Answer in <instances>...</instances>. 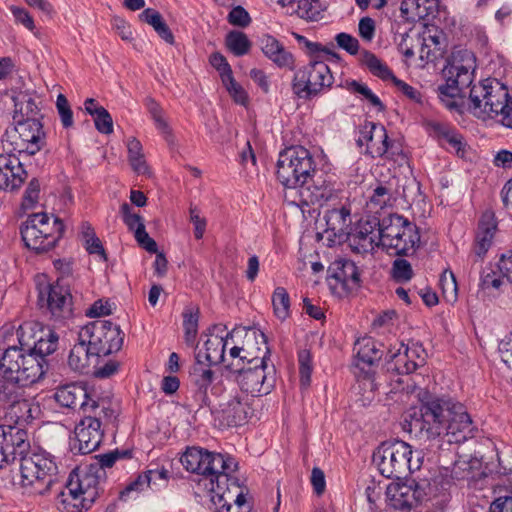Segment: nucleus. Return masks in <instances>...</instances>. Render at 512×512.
<instances>
[{
  "mask_svg": "<svg viewBox=\"0 0 512 512\" xmlns=\"http://www.w3.org/2000/svg\"><path fill=\"white\" fill-rule=\"evenodd\" d=\"M388 134L382 124L366 122L359 131L358 146H366V153L372 157H383L387 153Z\"/></svg>",
  "mask_w": 512,
  "mask_h": 512,
  "instance_id": "a878e982",
  "label": "nucleus"
},
{
  "mask_svg": "<svg viewBox=\"0 0 512 512\" xmlns=\"http://www.w3.org/2000/svg\"><path fill=\"white\" fill-rule=\"evenodd\" d=\"M223 419L229 426H241L252 415L250 398L243 393L230 396L227 402L220 405Z\"/></svg>",
  "mask_w": 512,
  "mask_h": 512,
  "instance_id": "c85d7f7f",
  "label": "nucleus"
},
{
  "mask_svg": "<svg viewBox=\"0 0 512 512\" xmlns=\"http://www.w3.org/2000/svg\"><path fill=\"white\" fill-rule=\"evenodd\" d=\"M226 46L235 56H243L249 52L251 42L245 33L231 31L226 36Z\"/></svg>",
  "mask_w": 512,
  "mask_h": 512,
  "instance_id": "49530a36",
  "label": "nucleus"
},
{
  "mask_svg": "<svg viewBox=\"0 0 512 512\" xmlns=\"http://www.w3.org/2000/svg\"><path fill=\"white\" fill-rule=\"evenodd\" d=\"M12 100L14 102L13 120L28 121L36 119L42 121L43 115L36 103L34 94L28 91L14 92Z\"/></svg>",
  "mask_w": 512,
  "mask_h": 512,
  "instance_id": "2f4dec72",
  "label": "nucleus"
},
{
  "mask_svg": "<svg viewBox=\"0 0 512 512\" xmlns=\"http://www.w3.org/2000/svg\"><path fill=\"white\" fill-rule=\"evenodd\" d=\"M21 485L30 493L44 495L57 483L58 465L50 453L39 450L17 455Z\"/></svg>",
  "mask_w": 512,
  "mask_h": 512,
  "instance_id": "423d86ee",
  "label": "nucleus"
},
{
  "mask_svg": "<svg viewBox=\"0 0 512 512\" xmlns=\"http://www.w3.org/2000/svg\"><path fill=\"white\" fill-rule=\"evenodd\" d=\"M468 108L479 119H497L512 129V98L506 86L496 80L485 79L472 85Z\"/></svg>",
  "mask_w": 512,
  "mask_h": 512,
  "instance_id": "20e7f679",
  "label": "nucleus"
},
{
  "mask_svg": "<svg viewBox=\"0 0 512 512\" xmlns=\"http://www.w3.org/2000/svg\"><path fill=\"white\" fill-rule=\"evenodd\" d=\"M226 345V341L220 336L209 337L204 343L205 352L202 353V359L210 365L221 364L225 360Z\"/></svg>",
  "mask_w": 512,
  "mask_h": 512,
  "instance_id": "a19ab883",
  "label": "nucleus"
},
{
  "mask_svg": "<svg viewBox=\"0 0 512 512\" xmlns=\"http://www.w3.org/2000/svg\"><path fill=\"white\" fill-rule=\"evenodd\" d=\"M447 78L446 83L439 85L437 88L438 97L441 102L450 110L455 109L457 104L455 99L457 97H465L460 90L459 86L453 83L451 76H445Z\"/></svg>",
  "mask_w": 512,
  "mask_h": 512,
  "instance_id": "c03bdc74",
  "label": "nucleus"
},
{
  "mask_svg": "<svg viewBox=\"0 0 512 512\" xmlns=\"http://www.w3.org/2000/svg\"><path fill=\"white\" fill-rule=\"evenodd\" d=\"M108 407L111 413L100 406L94 409L95 411L83 413L82 419L74 429L73 451L85 455L92 453L100 446L104 436L103 422L112 423L118 417L117 405L113 399L109 401Z\"/></svg>",
  "mask_w": 512,
  "mask_h": 512,
  "instance_id": "1a4fd4ad",
  "label": "nucleus"
},
{
  "mask_svg": "<svg viewBox=\"0 0 512 512\" xmlns=\"http://www.w3.org/2000/svg\"><path fill=\"white\" fill-rule=\"evenodd\" d=\"M475 70V57L473 53L465 50L454 55L452 61L443 69L444 76H451L453 83L459 86L465 95L466 89L472 88Z\"/></svg>",
  "mask_w": 512,
  "mask_h": 512,
  "instance_id": "5701e85b",
  "label": "nucleus"
},
{
  "mask_svg": "<svg viewBox=\"0 0 512 512\" xmlns=\"http://www.w3.org/2000/svg\"><path fill=\"white\" fill-rule=\"evenodd\" d=\"M19 130V135H22L25 141V150L27 156L35 155L45 145V132L43 130L42 121L36 119L13 120Z\"/></svg>",
  "mask_w": 512,
  "mask_h": 512,
  "instance_id": "7c9ffc66",
  "label": "nucleus"
},
{
  "mask_svg": "<svg viewBox=\"0 0 512 512\" xmlns=\"http://www.w3.org/2000/svg\"><path fill=\"white\" fill-rule=\"evenodd\" d=\"M210 64L219 72L221 81L233 74L230 64L226 58L219 52H215L210 56Z\"/></svg>",
  "mask_w": 512,
  "mask_h": 512,
  "instance_id": "338daca9",
  "label": "nucleus"
},
{
  "mask_svg": "<svg viewBox=\"0 0 512 512\" xmlns=\"http://www.w3.org/2000/svg\"><path fill=\"white\" fill-rule=\"evenodd\" d=\"M38 303L57 321L72 316V296L69 288L60 279L39 289Z\"/></svg>",
  "mask_w": 512,
  "mask_h": 512,
  "instance_id": "a211bd4d",
  "label": "nucleus"
},
{
  "mask_svg": "<svg viewBox=\"0 0 512 512\" xmlns=\"http://www.w3.org/2000/svg\"><path fill=\"white\" fill-rule=\"evenodd\" d=\"M298 44L305 49L306 53L311 57H317L320 53L336 56V53L332 52L327 46H323L318 42H312L305 36L294 34Z\"/></svg>",
  "mask_w": 512,
  "mask_h": 512,
  "instance_id": "6e6d98bb",
  "label": "nucleus"
},
{
  "mask_svg": "<svg viewBox=\"0 0 512 512\" xmlns=\"http://www.w3.org/2000/svg\"><path fill=\"white\" fill-rule=\"evenodd\" d=\"M381 346L372 337H363L358 339L354 345L355 362L354 375L357 379L359 388L368 390L373 394L376 389L374 365L377 364L383 352L379 349Z\"/></svg>",
  "mask_w": 512,
  "mask_h": 512,
  "instance_id": "4468645a",
  "label": "nucleus"
},
{
  "mask_svg": "<svg viewBox=\"0 0 512 512\" xmlns=\"http://www.w3.org/2000/svg\"><path fill=\"white\" fill-rule=\"evenodd\" d=\"M389 505L396 510H410L427 496L426 484L416 482L389 485L387 488Z\"/></svg>",
  "mask_w": 512,
  "mask_h": 512,
  "instance_id": "412c9836",
  "label": "nucleus"
},
{
  "mask_svg": "<svg viewBox=\"0 0 512 512\" xmlns=\"http://www.w3.org/2000/svg\"><path fill=\"white\" fill-rule=\"evenodd\" d=\"M272 305L278 319L283 321L290 316V297L284 287L275 288L272 294Z\"/></svg>",
  "mask_w": 512,
  "mask_h": 512,
  "instance_id": "a18cd8bd",
  "label": "nucleus"
},
{
  "mask_svg": "<svg viewBox=\"0 0 512 512\" xmlns=\"http://www.w3.org/2000/svg\"><path fill=\"white\" fill-rule=\"evenodd\" d=\"M378 244L387 254L408 256L419 246L418 227L402 215L390 214L378 220Z\"/></svg>",
  "mask_w": 512,
  "mask_h": 512,
  "instance_id": "39448f33",
  "label": "nucleus"
},
{
  "mask_svg": "<svg viewBox=\"0 0 512 512\" xmlns=\"http://www.w3.org/2000/svg\"><path fill=\"white\" fill-rule=\"evenodd\" d=\"M27 173L15 154H0V189L13 191L21 187Z\"/></svg>",
  "mask_w": 512,
  "mask_h": 512,
  "instance_id": "cd10ccee",
  "label": "nucleus"
},
{
  "mask_svg": "<svg viewBox=\"0 0 512 512\" xmlns=\"http://www.w3.org/2000/svg\"><path fill=\"white\" fill-rule=\"evenodd\" d=\"M411 264L403 258H397L393 261L391 267V276L397 283H406L413 277Z\"/></svg>",
  "mask_w": 512,
  "mask_h": 512,
  "instance_id": "8fccbe9b",
  "label": "nucleus"
},
{
  "mask_svg": "<svg viewBox=\"0 0 512 512\" xmlns=\"http://www.w3.org/2000/svg\"><path fill=\"white\" fill-rule=\"evenodd\" d=\"M453 126L446 122H440L436 120H426L424 122V128L426 132L442 144V138L447 136V133Z\"/></svg>",
  "mask_w": 512,
  "mask_h": 512,
  "instance_id": "052dcab7",
  "label": "nucleus"
},
{
  "mask_svg": "<svg viewBox=\"0 0 512 512\" xmlns=\"http://www.w3.org/2000/svg\"><path fill=\"white\" fill-rule=\"evenodd\" d=\"M242 392L251 396L267 395L275 386L274 365L268 366L265 360H256L254 366L232 374Z\"/></svg>",
  "mask_w": 512,
  "mask_h": 512,
  "instance_id": "dca6fc26",
  "label": "nucleus"
},
{
  "mask_svg": "<svg viewBox=\"0 0 512 512\" xmlns=\"http://www.w3.org/2000/svg\"><path fill=\"white\" fill-rule=\"evenodd\" d=\"M56 108L60 117L61 124L64 128H70L74 124L73 111L67 98L63 94H59L56 99Z\"/></svg>",
  "mask_w": 512,
  "mask_h": 512,
  "instance_id": "4d7b16f0",
  "label": "nucleus"
},
{
  "mask_svg": "<svg viewBox=\"0 0 512 512\" xmlns=\"http://www.w3.org/2000/svg\"><path fill=\"white\" fill-rule=\"evenodd\" d=\"M222 84L226 88L229 95L232 97L235 103L240 105H246L248 102V95L244 88L236 82L233 77V74L230 76H226L225 79L222 80Z\"/></svg>",
  "mask_w": 512,
  "mask_h": 512,
  "instance_id": "864d4df0",
  "label": "nucleus"
},
{
  "mask_svg": "<svg viewBox=\"0 0 512 512\" xmlns=\"http://www.w3.org/2000/svg\"><path fill=\"white\" fill-rule=\"evenodd\" d=\"M359 62L362 66H365L374 76L388 80L393 77V72L389 67L383 63L374 53L363 50L359 56Z\"/></svg>",
  "mask_w": 512,
  "mask_h": 512,
  "instance_id": "ea45409f",
  "label": "nucleus"
},
{
  "mask_svg": "<svg viewBox=\"0 0 512 512\" xmlns=\"http://www.w3.org/2000/svg\"><path fill=\"white\" fill-rule=\"evenodd\" d=\"M54 398L62 407L71 409L78 407L82 413L95 411L94 409L98 406L111 413L108 406L112 397L82 383H72L57 388Z\"/></svg>",
  "mask_w": 512,
  "mask_h": 512,
  "instance_id": "ddd939ff",
  "label": "nucleus"
},
{
  "mask_svg": "<svg viewBox=\"0 0 512 512\" xmlns=\"http://www.w3.org/2000/svg\"><path fill=\"white\" fill-rule=\"evenodd\" d=\"M328 276L343 286L357 285L360 281L358 268L354 262L346 259H337L328 267Z\"/></svg>",
  "mask_w": 512,
  "mask_h": 512,
  "instance_id": "f704fd0d",
  "label": "nucleus"
},
{
  "mask_svg": "<svg viewBox=\"0 0 512 512\" xmlns=\"http://www.w3.org/2000/svg\"><path fill=\"white\" fill-rule=\"evenodd\" d=\"M98 358L99 357L92 352L91 346L87 341L79 339V342L70 350L68 365L76 372L85 373L92 361L97 360Z\"/></svg>",
  "mask_w": 512,
  "mask_h": 512,
  "instance_id": "c9c22d12",
  "label": "nucleus"
},
{
  "mask_svg": "<svg viewBox=\"0 0 512 512\" xmlns=\"http://www.w3.org/2000/svg\"><path fill=\"white\" fill-rule=\"evenodd\" d=\"M199 309L187 307L183 312V328L185 343L190 346H197Z\"/></svg>",
  "mask_w": 512,
  "mask_h": 512,
  "instance_id": "37998d69",
  "label": "nucleus"
},
{
  "mask_svg": "<svg viewBox=\"0 0 512 512\" xmlns=\"http://www.w3.org/2000/svg\"><path fill=\"white\" fill-rule=\"evenodd\" d=\"M1 141L6 154H15L19 158L27 156L25 141L22 135H19L16 124L6 129L5 133L2 135Z\"/></svg>",
  "mask_w": 512,
  "mask_h": 512,
  "instance_id": "79ce46f5",
  "label": "nucleus"
},
{
  "mask_svg": "<svg viewBox=\"0 0 512 512\" xmlns=\"http://www.w3.org/2000/svg\"><path fill=\"white\" fill-rule=\"evenodd\" d=\"M30 449L28 434L24 428L0 425V469L13 464L17 455Z\"/></svg>",
  "mask_w": 512,
  "mask_h": 512,
  "instance_id": "aec40b11",
  "label": "nucleus"
},
{
  "mask_svg": "<svg viewBox=\"0 0 512 512\" xmlns=\"http://www.w3.org/2000/svg\"><path fill=\"white\" fill-rule=\"evenodd\" d=\"M335 41L339 48L345 50L350 55H356L359 52V41L351 34L341 32L335 36Z\"/></svg>",
  "mask_w": 512,
  "mask_h": 512,
  "instance_id": "e2e57ef3",
  "label": "nucleus"
},
{
  "mask_svg": "<svg viewBox=\"0 0 512 512\" xmlns=\"http://www.w3.org/2000/svg\"><path fill=\"white\" fill-rule=\"evenodd\" d=\"M259 337L261 338L262 343L264 344L263 355L262 356L254 355V353L248 347L244 346V351H242V354H241V359L243 360V368L244 369L254 366V362L256 360H265V362H267V360H269L270 349L267 346L266 336L263 332H261L259 334Z\"/></svg>",
  "mask_w": 512,
  "mask_h": 512,
  "instance_id": "13d9d810",
  "label": "nucleus"
},
{
  "mask_svg": "<svg viewBox=\"0 0 512 512\" xmlns=\"http://www.w3.org/2000/svg\"><path fill=\"white\" fill-rule=\"evenodd\" d=\"M180 462L188 472L209 478L210 487L227 485L231 481L229 471H233L232 466L236 467L232 458L196 446L187 447Z\"/></svg>",
  "mask_w": 512,
  "mask_h": 512,
  "instance_id": "6e6552de",
  "label": "nucleus"
},
{
  "mask_svg": "<svg viewBox=\"0 0 512 512\" xmlns=\"http://www.w3.org/2000/svg\"><path fill=\"white\" fill-rule=\"evenodd\" d=\"M326 222V231H331L335 237L342 238L350 234L351 230V211L349 208H333L327 210L324 214Z\"/></svg>",
  "mask_w": 512,
  "mask_h": 512,
  "instance_id": "72a5a7b5",
  "label": "nucleus"
},
{
  "mask_svg": "<svg viewBox=\"0 0 512 512\" xmlns=\"http://www.w3.org/2000/svg\"><path fill=\"white\" fill-rule=\"evenodd\" d=\"M498 351L502 361L512 369V332L499 342Z\"/></svg>",
  "mask_w": 512,
  "mask_h": 512,
  "instance_id": "774afa93",
  "label": "nucleus"
},
{
  "mask_svg": "<svg viewBox=\"0 0 512 512\" xmlns=\"http://www.w3.org/2000/svg\"><path fill=\"white\" fill-rule=\"evenodd\" d=\"M415 426L425 430L429 438H435L446 431L450 441L464 442L474 436L476 426L466 407L450 398L431 397L422 401L420 418L414 420Z\"/></svg>",
  "mask_w": 512,
  "mask_h": 512,
  "instance_id": "f03ea898",
  "label": "nucleus"
},
{
  "mask_svg": "<svg viewBox=\"0 0 512 512\" xmlns=\"http://www.w3.org/2000/svg\"><path fill=\"white\" fill-rule=\"evenodd\" d=\"M333 83L330 67L324 61L312 60L295 71L291 86L299 99L313 100L328 93Z\"/></svg>",
  "mask_w": 512,
  "mask_h": 512,
  "instance_id": "9d476101",
  "label": "nucleus"
},
{
  "mask_svg": "<svg viewBox=\"0 0 512 512\" xmlns=\"http://www.w3.org/2000/svg\"><path fill=\"white\" fill-rule=\"evenodd\" d=\"M214 512H250L251 506L239 487L237 480L231 478L227 485L213 484L209 488Z\"/></svg>",
  "mask_w": 512,
  "mask_h": 512,
  "instance_id": "6ab92c4d",
  "label": "nucleus"
},
{
  "mask_svg": "<svg viewBox=\"0 0 512 512\" xmlns=\"http://www.w3.org/2000/svg\"><path fill=\"white\" fill-rule=\"evenodd\" d=\"M438 0H402L400 11L410 21L425 20L438 10Z\"/></svg>",
  "mask_w": 512,
  "mask_h": 512,
  "instance_id": "473e14b6",
  "label": "nucleus"
},
{
  "mask_svg": "<svg viewBox=\"0 0 512 512\" xmlns=\"http://www.w3.org/2000/svg\"><path fill=\"white\" fill-rule=\"evenodd\" d=\"M392 200V188L384 184L377 185L369 198L370 205L378 209H383L387 205L391 204Z\"/></svg>",
  "mask_w": 512,
  "mask_h": 512,
  "instance_id": "603ef678",
  "label": "nucleus"
},
{
  "mask_svg": "<svg viewBox=\"0 0 512 512\" xmlns=\"http://www.w3.org/2000/svg\"><path fill=\"white\" fill-rule=\"evenodd\" d=\"M19 337L20 346L6 348L0 358V389L14 395L15 389L32 385L41 380L49 368L48 361L37 358Z\"/></svg>",
  "mask_w": 512,
  "mask_h": 512,
  "instance_id": "7ed1b4c3",
  "label": "nucleus"
},
{
  "mask_svg": "<svg viewBox=\"0 0 512 512\" xmlns=\"http://www.w3.org/2000/svg\"><path fill=\"white\" fill-rule=\"evenodd\" d=\"M94 469H107L113 467L119 459H131L132 451L129 449L119 450L115 449L113 451H109L108 453L98 454L95 457Z\"/></svg>",
  "mask_w": 512,
  "mask_h": 512,
  "instance_id": "de8ad7c7",
  "label": "nucleus"
},
{
  "mask_svg": "<svg viewBox=\"0 0 512 512\" xmlns=\"http://www.w3.org/2000/svg\"><path fill=\"white\" fill-rule=\"evenodd\" d=\"M373 461L382 476L401 479L420 469L422 457L421 452H416V459H413L411 446L404 441L395 440L381 443L373 454Z\"/></svg>",
  "mask_w": 512,
  "mask_h": 512,
  "instance_id": "0eeeda50",
  "label": "nucleus"
},
{
  "mask_svg": "<svg viewBox=\"0 0 512 512\" xmlns=\"http://www.w3.org/2000/svg\"><path fill=\"white\" fill-rule=\"evenodd\" d=\"M295 11L303 19L317 20L320 16V2L319 0H298Z\"/></svg>",
  "mask_w": 512,
  "mask_h": 512,
  "instance_id": "5fc2aeb1",
  "label": "nucleus"
},
{
  "mask_svg": "<svg viewBox=\"0 0 512 512\" xmlns=\"http://www.w3.org/2000/svg\"><path fill=\"white\" fill-rule=\"evenodd\" d=\"M378 221L376 219L359 221L354 230H350V234L345 235L352 251L365 254L372 252L375 247H381L378 244Z\"/></svg>",
  "mask_w": 512,
  "mask_h": 512,
  "instance_id": "393cba45",
  "label": "nucleus"
},
{
  "mask_svg": "<svg viewBox=\"0 0 512 512\" xmlns=\"http://www.w3.org/2000/svg\"><path fill=\"white\" fill-rule=\"evenodd\" d=\"M453 126L446 122H440L436 120H426L424 122V128L426 132L442 144V138L447 136V133Z\"/></svg>",
  "mask_w": 512,
  "mask_h": 512,
  "instance_id": "bf43d9fd",
  "label": "nucleus"
},
{
  "mask_svg": "<svg viewBox=\"0 0 512 512\" xmlns=\"http://www.w3.org/2000/svg\"><path fill=\"white\" fill-rule=\"evenodd\" d=\"M139 18L141 21L151 25L154 30L157 32V34L167 43L173 44L174 43V36L164 21L162 15L155 9L147 8L143 10Z\"/></svg>",
  "mask_w": 512,
  "mask_h": 512,
  "instance_id": "58836bf2",
  "label": "nucleus"
},
{
  "mask_svg": "<svg viewBox=\"0 0 512 512\" xmlns=\"http://www.w3.org/2000/svg\"><path fill=\"white\" fill-rule=\"evenodd\" d=\"M6 390L0 389V406L7 409V415L15 422L16 426L29 424L34 419V412L39 410L29 400L23 398V388L15 389L14 395L6 394Z\"/></svg>",
  "mask_w": 512,
  "mask_h": 512,
  "instance_id": "4be33fe9",
  "label": "nucleus"
},
{
  "mask_svg": "<svg viewBox=\"0 0 512 512\" xmlns=\"http://www.w3.org/2000/svg\"><path fill=\"white\" fill-rule=\"evenodd\" d=\"M148 487H150V478L143 472L127 484V486L119 493V500L127 501L132 498L133 494L138 495Z\"/></svg>",
  "mask_w": 512,
  "mask_h": 512,
  "instance_id": "09e8293b",
  "label": "nucleus"
},
{
  "mask_svg": "<svg viewBox=\"0 0 512 512\" xmlns=\"http://www.w3.org/2000/svg\"><path fill=\"white\" fill-rule=\"evenodd\" d=\"M94 471V465L91 464L89 470H80L79 472H72L68 481L70 486L74 487L82 497L86 500V505L92 506L99 496L100 481Z\"/></svg>",
  "mask_w": 512,
  "mask_h": 512,
  "instance_id": "c756f323",
  "label": "nucleus"
},
{
  "mask_svg": "<svg viewBox=\"0 0 512 512\" xmlns=\"http://www.w3.org/2000/svg\"><path fill=\"white\" fill-rule=\"evenodd\" d=\"M497 223L493 213L486 212L482 215L475 234V239L468 259L472 263L482 262L493 244Z\"/></svg>",
  "mask_w": 512,
  "mask_h": 512,
  "instance_id": "b1692460",
  "label": "nucleus"
},
{
  "mask_svg": "<svg viewBox=\"0 0 512 512\" xmlns=\"http://www.w3.org/2000/svg\"><path fill=\"white\" fill-rule=\"evenodd\" d=\"M59 336L50 328L41 329L39 336L34 340L33 345L27 343L30 352L37 358L47 361L46 357L53 354L58 348Z\"/></svg>",
  "mask_w": 512,
  "mask_h": 512,
  "instance_id": "4c0bfd02",
  "label": "nucleus"
},
{
  "mask_svg": "<svg viewBox=\"0 0 512 512\" xmlns=\"http://www.w3.org/2000/svg\"><path fill=\"white\" fill-rule=\"evenodd\" d=\"M96 129L102 134H111L113 132V119L106 108L98 109L93 115Z\"/></svg>",
  "mask_w": 512,
  "mask_h": 512,
  "instance_id": "680f3d73",
  "label": "nucleus"
},
{
  "mask_svg": "<svg viewBox=\"0 0 512 512\" xmlns=\"http://www.w3.org/2000/svg\"><path fill=\"white\" fill-rule=\"evenodd\" d=\"M56 505L61 512H83L91 508L90 505H86L82 494L70 486L69 481H67L65 489L58 494Z\"/></svg>",
  "mask_w": 512,
  "mask_h": 512,
  "instance_id": "e433bc0d",
  "label": "nucleus"
},
{
  "mask_svg": "<svg viewBox=\"0 0 512 512\" xmlns=\"http://www.w3.org/2000/svg\"><path fill=\"white\" fill-rule=\"evenodd\" d=\"M227 19L231 25L238 27H247L251 22L249 13L242 6L234 7L229 12Z\"/></svg>",
  "mask_w": 512,
  "mask_h": 512,
  "instance_id": "69168bd1",
  "label": "nucleus"
},
{
  "mask_svg": "<svg viewBox=\"0 0 512 512\" xmlns=\"http://www.w3.org/2000/svg\"><path fill=\"white\" fill-rule=\"evenodd\" d=\"M425 350L422 345L399 343L392 346L385 356V367L388 372L399 375L413 373L425 364Z\"/></svg>",
  "mask_w": 512,
  "mask_h": 512,
  "instance_id": "f3484780",
  "label": "nucleus"
},
{
  "mask_svg": "<svg viewBox=\"0 0 512 512\" xmlns=\"http://www.w3.org/2000/svg\"><path fill=\"white\" fill-rule=\"evenodd\" d=\"M300 384L307 388L311 383L312 356L309 350L303 349L298 353Z\"/></svg>",
  "mask_w": 512,
  "mask_h": 512,
  "instance_id": "3c124183",
  "label": "nucleus"
},
{
  "mask_svg": "<svg viewBox=\"0 0 512 512\" xmlns=\"http://www.w3.org/2000/svg\"><path fill=\"white\" fill-rule=\"evenodd\" d=\"M276 176L286 188L301 187V200L306 205H319L335 193L333 175L316 167L311 152L303 146H291L281 151Z\"/></svg>",
  "mask_w": 512,
  "mask_h": 512,
  "instance_id": "f257e3e1",
  "label": "nucleus"
},
{
  "mask_svg": "<svg viewBox=\"0 0 512 512\" xmlns=\"http://www.w3.org/2000/svg\"><path fill=\"white\" fill-rule=\"evenodd\" d=\"M259 47L264 56L277 68L294 71L296 59L294 55L274 36L264 34L259 38Z\"/></svg>",
  "mask_w": 512,
  "mask_h": 512,
  "instance_id": "bb28decb",
  "label": "nucleus"
},
{
  "mask_svg": "<svg viewBox=\"0 0 512 512\" xmlns=\"http://www.w3.org/2000/svg\"><path fill=\"white\" fill-rule=\"evenodd\" d=\"M79 339L86 340L96 356L103 357L118 352L124 341L120 327L109 320H96L83 327Z\"/></svg>",
  "mask_w": 512,
  "mask_h": 512,
  "instance_id": "f8f14e48",
  "label": "nucleus"
},
{
  "mask_svg": "<svg viewBox=\"0 0 512 512\" xmlns=\"http://www.w3.org/2000/svg\"><path fill=\"white\" fill-rule=\"evenodd\" d=\"M211 366L210 363L202 359V352H198L195 354V361L189 370V379L195 388L194 400L199 408L211 405L208 395L209 388L211 394L217 397L225 389L222 380L216 381L217 377Z\"/></svg>",
  "mask_w": 512,
  "mask_h": 512,
  "instance_id": "2eb2a0df",
  "label": "nucleus"
},
{
  "mask_svg": "<svg viewBox=\"0 0 512 512\" xmlns=\"http://www.w3.org/2000/svg\"><path fill=\"white\" fill-rule=\"evenodd\" d=\"M444 143H447L449 145V148L456 152L457 155L460 153H464V139L463 136L458 132V130L453 126L449 132L447 133V136L442 138V144L441 146H444Z\"/></svg>",
  "mask_w": 512,
  "mask_h": 512,
  "instance_id": "0e129e2a",
  "label": "nucleus"
},
{
  "mask_svg": "<svg viewBox=\"0 0 512 512\" xmlns=\"http://www.w3.org/2000/svg\"><path fill=\"white\" fill-rule=\"evenodd\" d=\"M62 220L55 217L53 223L46 213H34L22 225L20 233L25 245L37 253H43L55 247L64 233Z\"/></svg>",
  "mask_w": 512,
  "mask_h": 512,
  "instance_id": "9b49d317",
  "label": "nucleus"
}]
</instances>
